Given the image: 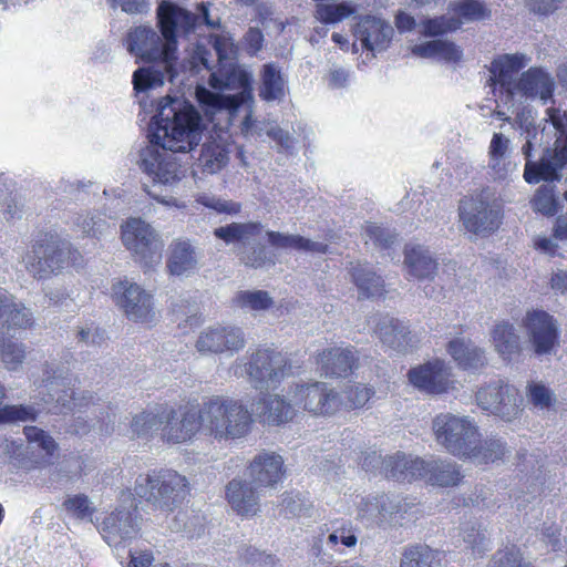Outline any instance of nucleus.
I'll use <instances>...</instances> for the list:
<instances>
[{"instance_id":"1","label":"nucleus","mask_w":567,"mask_h":567,"mask_svg":"<svg viewBox=\"0 0 567 567\" xmlns=\"http://www.w3.org/2000/svg\"><path fill=\"white\" fill-rule=\"evenodd\" d=\"M203 131L202 116L190 103L183 97H163L148 127L151 145L140 152L138 167L154 184L175 185L185 176L176 154L194 157Z\"/></svg>"},{"instance_id":"2","label":"nucleus","mask_w":567,"mask_h":567,"mask_svg":"<svg viewBox=\"0 0 567 567\" xmlns=\"http://www.w3.org/2000/svg\"><path fill=\"white\" fill-rule=\"evenodd\" d=\"M125 44L131 54L152 62V65L133 73L132 82L137 94L162 86L166 80L175 82L178 74L177 55L166 50V41L154 29L140 25L130 30Z\"/></svg>"},{"instance_id":"3","label":"nucleus","mask_w":567,"mask_h":567,"mask_svg":"<svg viewBox=\"0 0 567 567\" xmlns=\"http://www.w3.org/2000/svg\"><path fill=\"white\" fill-rule=\"evenodd\" d=\"M208 83L210 91L203 85L196 86V99L206 114L227 110L236 112L241 105L252 101V75L240 65L233 63L210 71Z\"/></svg>"},{"instance_id":"4","label":"nucleus","mask_w":567,"mask_h":567,"mask_svg":"<svg viewBox=\"0 0 567 567\" xmlns=\"http://www.w3.org/2000/svg\"><path fill=\"white\" fill-rule=\"evenodd\" d=\"M203 431L216 440L245 436L252 423L251 414L240 400L214 395L200 406Z\"/></svg>"},{"instance_id":"5","label":"nucleus","mask_w":567,"mask_h":567,"mask_svg":"<svg viewBox=\"0 0 567 567\" xmlns=\"http://www.w3.org/2000/svg\"><path fill=\"white\" fill-rule=\"evenodd\" d=\"M134 493L153 509L169 513L186 498L188 481L173 470H154L136 477Z\"/></svg>"},{"instance_id":"6","label":"nucleus","mask_w":567,"mask_h":567,"mask_svg":"<svg viewBox=\"0 0 567 567\" xmlns=\"http://www.w3.org/2000/svg\"><path fill=\"white\" fill-rule=\"evenodd\" d=\"M199 13L195 14L171 0H162L156 10L157 24L163 40L166 41V50L177 55V39H189L205 23L208 28L219 27V21L209 18V9L205 3L198 6Z\"/></svg>"},{"instance_id":"7","label":"nucleus","mask_w":567,"mask_h":567,"mask_svg":"<svg viewBox=\"0 0 567 567\" xmlns=\"http://www.w3.org/2000/svg\"><path fill=\"white\" fill-rule=\"evenodd\" d=\"M290 372L291 364L286 354L272 349H257L234 367L236 377H247L259 390L276 388Z\"/></svg>"},{"instance_id":"8","label":"nucleus","mask_w":567,"mask_h":567,"mask_svg":"<svg viewBox=\"0 0 567 567\" xmlns=\"http://www.w3.org/2000/svg\"><path fill=\"white\" fill-rule=\"evenodd\" d=\"M262 230L264 225L260 221H233L215 228L213 234L227 246L236 247L237 256L245 266L261 268L267 264L274 265L268 248L256 243Z\"/></svg>"},{"instance_id":"9","label":"nucleus","mask_w":567,"mask_h":567,"mask_svg":"<svg viewBox=\"0 0 567 567\" xmlns=\"http://www.w3.org/2000/svg\"><path fill=\"white\" fill-rule=\"evenodd\" d=\"M42 401L45 404L54 403L50 409L52 413H68L79 411L89 405L92 395L76 393L70 388V369L65 363L56 360L43 364L41 385Z\"/></svg>"},{"instance_id":"10","label":"nucleus","mask_w":567,"mask_h":567,"mask_svg":"<svg viewBox=\"0 0 567 567\" xmlns=\"http://www.w3.org/2000/svg\"><path fill=\"white\" fill-rule=\"evenodd\" d=\"M458 214L465 229L482 237L496 231L503 219L502 205L488 187L461 199Z\"/></svg>"},{"instance_id":"11","label":"nucleus","mask_w":567,"mask_h":567,"mask_svg":"<svg viewBox=\"0 0 567 567\" xmlns=\"http://www.w3.org/2000/svg\"><path fill=\"white\" fill-rule=\"evenodd\" d=\"M81 255L68 241L45 237L37 240L25 257L27 270L37 279L49 278L69 266H78Z\"/></svg>"},{"instance_id":"12","label":"nucleus","mask_w":567,"mask_h":567,"mask_svg":"<svg viewBox=\"0 0 567 567\" xmlns=\"http://www.w3.org/2000/svg\"><path fill=\"white\" fill-rule=\"evenodd\" d=\"M432 427L436 441L457 457H467L478 442L477 426L468 417L441 413L433 420Z\"/></svg>"},{"instance_id":"13","label":"nucleus","mask_w":567,"mask_h":567,"mask_svg":"<svg viewBox=\"0 0 567 567\" xmlns=\"http://www.w3.org/2000/svg\"><path fill=\"white\" fill-rule=\"evenodd\" d=\"M533 141L526 140L520 150L526 161L524 179L528 184H537L540 181H559L560 171L567 165V141L559 135L553 147L544 150L538 162L533 161Z\"/></svg>"},{"instance_id":"14","label":"nucleus","mask_w":567,"mask_h":567,"mask_svg":"<svg viewBox=\"0 0 567 567\" xmlns=\"http://www.w3.org/2000/svg\"><path fill=\"white\" fill-rule=\"evenodd\" d=\"M125 247L144 267H153L162 259L163 241L151 225L140 218L126 221L122 229Z\"/></svg>"},{"instance_id":"15","label":"nucleus","mask_w":567,"mask_h":567,"mask_svg":"<svg viewBox=\"0 0 567 567\" xmlns=\"http://www.w3.org/2000/svg\"><path fill=\"white\" fill-rule=\"evenodd\" d=\"M476 402L487 413L511 422L522 412L523 399L515 386L499 381L481 388Z\"/></svg>"},{"instance_id":"16","label":"nucleus","mask_w":567,"mask_h":567,"mask_svg":"<svg viewBox=\"0 0 567 567\" xmlns=\"http://www.w3.org/2000/svg\"><path fill=\"white\" fill-rule=\"evenodd\" d=\"M291 402L293 406L315 415L332 414L341 405L340 395L323 382L297 384Z\"/></svg>"},{"instance_id":"17","label":"nucleus","mask_w":567,"mask_h":567,"mask_svg":"<svg viewBox=\"0 0 567 567\" xmlns=\"http://www.w3.org/2000/svg\"><path fill=\"white\" fill-rule=\"evenodd\" d=\"M207 48L204 43H196L190 53L192 69L199 71L202 68L213 71L216 65H225L224 62L237 59L238 45L229 34H214L208 38Z\"/></svg>"},{"instance_id":"18","label":"nucleus","mask_w":567,"mask_h":567,"mask_svg":"<svg viewBox=\"0 0 567 567\" xmlns=\"http://www.w3.org/2000/svg\"><path fill=\"white\" fill-rule=\"evenodd\" d=\"M116 303L123 309L130 320L148 322L155 312L153 298L141 286L128 280L118 281L113 286Z\"/></svg>"},{"instance_id":"19","label":"nucleus","mask_w":567,"mask_h":567,"mask_svg":"<svg viewBox=\"0 0 567 567\" xmlns=\"http://www.w3.org/2000/svg\"><path fill=\"white\" fill-rule=\"evenodd\" d=\"M162 437L168 443H182L192 439L199 429L203 430L202 411L196 408H185L179 413L165 406Z\"/></svg>"},{"instance_id":"20","label":"nucleus","mask_w":567,"mask_h":567,"mask_svg":"<svg viewBox=\"0 0 567 567\" xmlns=\"http://www.w3.org/2000/svg\"><path fill=\"white\" fill-rule=\"evenodd\" d=\"M245 347V338L240 328L216 324L203 330L195 348L203 354L237 352Z\"/></svg>"},{"instance_id":"21","label":"nucleus","mask_w":567,"mask_h":567,"mask_svg":"<svg viewBox=\"0 0 567 567\" xmlns=\"http://www.w3.org/2000/svg\"><path fill=\"white\" fill-rule=\"evenodd\" d=\"M555 89L554 78L543 68H529L516 80L506 93L507 101H514L517 95L525 99H539L546 104L553 99Z\"/></svg>"},{"instance_id":"22","label":"nucleus","mask_w":567,"mask_h":567,"mask_svg":"<svg viewBox=\"0 0 567 567\" xmlns=\"http://www.w3.org/2000/svg\"><path fill=\"white\" fill-rule=\"evenodd\" d=\"M524 326L536 354H547L557 344L558 326L554 317L546 311L533 310L527 312Z\"/></svg>"},{"instance_id":"23","label":"nucleus","mask_w":567,"mask_h":567,"mask_svg":"<svg viewBox=\"0 0 567 567\" xmlns=\"http://www.w3.org/2000/svg\"><path fill=\"white\" fill-rule=\"evenodd\" d=\"M408 375L415 388L430 394L447 392L454 384L451 368L442 360L430 361L411 369Z\"/></svg>"},{"instance_id":"24","label":"nucleus","mask_w":567,"mask_h":567,"mask_svg":"<svg viewBox=\"0 0 567 567\" xmlns=\"http://www.w3.org/2000/svg\"><path fill=\"white\" fill-rule=\"evenodd\" d=\"M393 33L394 30L390 23L373 16L360 18L354 27L355 38L369 51L385 50L392 40Z\"/></svg>"},{"instance_id":"25","label":"nucleus","mask_w":567,"mask_h":567,"mask_svg":"<svg viewBox=\"0 0 567 567\" xmlns=\"http://www.w3.org/2000/svg\"><path fill=\"white\" fill-rule=\"evenodd\" d=\"M200 257V251L189 239L177 238L168 246L166 268L173 276H189L197 270Z\"/></svg>"},{"instance_id":"26","label":"nucleus","mask_w":567,"mask_h":567,"mask_svg":"<svg viewBox=\"0 0 567 567\" xmlns=\"http://www.w3.org/2000/svg\"><path fill=\"white\" fill-rule=\"evenodd\" d=\"M284 475V460L276 453H259L249 465L251 482L260 487H275Z\"/></svg>"},{"instance_id":"27","label":"nucleus","mask_w":567,"mask_h":567,"mask_svg":"<svg viewBox=\"0 0 567 567\" xmlns=\"http://www.w3.org/2000/svg\"><path fill=\"white\" fill-rule=\"evenodd\" d=\"M137 533V524L127 509H116L107 515L101 527V534L110 546H118Z\"/></svg>"},{"instance_id":"28","label":"nucleus","mask_w":567,"mask_h":567,"mask_svg":"<svg viewBox=\"0 0 567 567\" xmlns=\"http://www.w3.org/2000/svg\"><path fill=\"white\" fill-rule=\"evenodd\" d=\"M226 499L233 511L243 517H251L259 512V495L252 482L231 480L226 486Z\"/></svg>"},{"instance_id":"29","label":"nucleus","mask_w":567,"mask_h":567,"mask_svg":"<svg viewBox=\"0 0 567 567\" xmlns=\"http://www.w3.org/2000/svg\"><path fill=\"white\" fill-rule=\"evenodd\" d=\"M423 460L402 452L384 456V477L398 482H412L424 475Z\"/></svg>"},{"instance_id":"30","label":"nucleus","mask_w":567,"mask_h":567,"mask_svg":"<svg viewBox=\"0 0 567 567\" xmlns=\"http://www.w3.org/2000/svg\"><path fill=\"white\" fill-rule=\"evenodd\" d=\"M33 323L32 312L7 290L0 288V331L27 329Z\"/></svg>"},{"instance_id":"31","label":"nucleus","mask_w":567,"mask_h":567,"mask_svg":"<svg viewBox=\"0 0 567 567\" xmlns=\"http://www.w3.org/2000/svg\"><path fill=\"white\" fill-rule=\"evenodd\" d=\"M380 340L396 351L404 352L413 347V336L404 321L390 316L380 318L377 324Z\"/></svg>"},{"instance_id":"32","label":"nucleus","mask_w":567,"mask_h":567,"mask_svg":"<svg viewBox=\"0 0 567 567\" xmlns=\"http://www.w3.org/2000/svg\"><path fill=\"white\" fill-rule=\"evenodd\" d=\"M358 361L353 348H331L319 354L318 362L327 377H347Z\"/></svg>"},{"instance_id":"33","label":"nucleus","mask_w":567,"mask_h":567,"mask_svg":"<svg viewBox=\"0 0 567 567\" xmlns=\"http://www.w3.org/2000/svg\"><path fill=\"white\" fill-rule=\"evenodd\" d=\"M328 535L320 538L326 547L343 554L347 549H354L358 544L360 528L351 520H336L327 529Z\"/></svg>"},{"instance_id":"34","label":"nucleus","mask_w":567,"mask_h":567,"mask_svg":"<svg viewBox=\"0 0 567 567\" xmlns=\"http://www.w3.org/2000/svg\"><path fill=\"white\" fill-rule=\"evenodd\" d=\"M293 403H287L279 395H264L256 404L252 411L264 419V422L269 424H281L292 420L295 415Z\"/></svg>"},{"instance_id":"35","label":"nucleus","mask_w":567,"mask_h":567,"mask_svg":"<svg viewBox=\"0 0 567 567\" xmlns=\"http://www.w3.org/2000/svg\"><path fill=\"white\" fill-rule=\"evenodd\" d=\"M424 475L421 478L426 480L433 485L454 486L462 480V474L456 463L447 460H423Z\"/></svg>"},{"instance_id":"36","label":"nucleus","mask_w":567,"mask_h":567,"mask_svg":"<svg viewBox=\"0 0 567 567\" xmlns=\"http://www.w3.org/2000/svg\"><path fill=\"white\" fill-rule=\"evenodd\" d=\"M447 352L465 370L476 371L487 364L485 351L464 339L451 340Z\"/></svg>"},{"instance_id":"37","label":"nucleus","mask_w":567,"mask_h":567,"mask_svg":"<svg viewBox=\"0 0 567 567\" xmlns=\"http://www.w3.org/2000/svg\"><path fill=\"white\" fill-rule=\"evenodd\" d=\"M266 236L269 245L277 249H293L312 254H327L329 251L327 244L315 241L300 235L267 230Z\"/></svg>"},{"instance_id":"38","label":"nucleus","mask_w":567,"mask_h":567,"mask_svg":"<svg viewBox=\"0 0 567 567\" xmlns=\"http://www.w3.org/2000/svg\"><path fill=\"white\" fill-rule=\"evenodd\" d=\"M286 95V80L281 68L274 63H266L260 70L259 96L266 102L282 101Z\"/></svg>"},{"instance_id":"39","label":"nucleus","mask_w":567,"mask_h":567,"mask_svg":"<svg viewBox=\"0 0 567 567\" xmlns=\"http://www.w3.org/2000/svg\"><path fill=\"white\" fill-rule=\"evenodd\" d=\"M404 261L410 275L417 279H430L437 270V262L431 251L421 245L406 246Z\"/></svg>"},{"instance_id":"40","label":"nucleus","mask_w":567,"mask_h":567,"mask_svg":"<svg viewBox=\"0 0 567 567\" xmlns=\"http://www.w3.org/2000/svg\"><path fill=\"white\" fill-rule=\"evenodd\" d=\"M527 61L524 54H503L492 62L491 71L497 78V82L505 94L516 82L513 74L524 69Z\"/></svg>"},{"instance_id":"41","label":"nucleus","mask_w":567,"mask_h":567,"mask_svg":"<svg viewBox=\"0 0 567 567\" xmlns=\"http://www.w3.org/2000/svg\"><path fill=\"white\" fill-rule=\"evenodd\" d=\"M492 341L498 354L507 360L522 351L520 338L507 321L497 323L492 331Z\"/></svg>"},{"instance_id":"42","label":"nucleus","mask_w":567,"mask_h":567,"mask_svg":"<svg viewBox=\"0 0 567 567\" xmlns=\"http://www.w3.org/2000/svg\"><path fill=\"white\" fill-rule=\"evenodd\" d=\"M353 282L359 290L360 298L381 296L383 292V279L368 265L357 264L350 269Z\"/></svg>"},{"instance_id":"43","label":"nucleus","mask_w":567,"mask_h":567,"mask_svg":"<svg viewBox=\"0 0 567 567\" xmlns=\"http://www.w3.org/2000/svg\"><path fill=\"white\" fill-rule=\"evenodd\" d=\"M193 158L196 159L198 167L207 174L219 172L227 165L229 159L226 147L216 141L204 143L198 156Z\"/></svg>"},{"instance_id":"44","label":"nucleus","mask_w":567,"mask_h":567,"mask_svg":"<svg viewBox=\"0 0 567 567\" xmlns=\"http://www.w3.org/2000/svg\"><path fill=\"white\" fill-rule=\"evenodd\" d=\"M412 52L421 58H439L446 62H457L462 58V51L457 45L440 39L414 45Z\"/></svg>"},{"instance_id":"45","label":"nucleus","mask_w":567,"mask_h":567,"mask_svg":"<svg viewBox=\"0 0 567 567\" xmlns=\"http://www.w3.org/2000/svg\"><path fill=\"white\" fill-rule=\"evenodd\" d=\"M164 406L155 411H143L136 414L131 422V430L136 437L152 436L164 426Z\"/></svg>"},{"instance_id":"46","label":"nucleus","mask_w":567,"mask_h":567,"mask_svg":"<svg viewBox=\"0 0 567 567\" xmlns=\"http://www.w3.org/2000/svg\"><path fill=\"white\" fill-rule=\"evenodd\" d=\"M439 553L425 545L406 548L402 555L400 567H440Z\"/></svg>"},{"instance_id":"47","label":"nucleus","mask_w":567,"mask_h":567,"mask_svg":"<svg viewBox=\"0 0 567 567\" xmlns=\"http://www.w3.org/2000/svg\"><path fill=\"white\" fill-rule=\"evenodd\" d=\"M474 451L468 454L467 458H472L480 463L495 462L502 458L507 452L506 443L497 437H491L474 444Z\"/></svg>"},{"instance_id":"48","label":"nucleus","mask_w":567,"mask_h":567,"mask_svg":"<svg viewBox=\"0 0 567 567\" xmlns=\"http://www.w3.org/2000/svg\"><path fill=\"white\" fill-rule=\"evenodd\" d=\"M0 359L6 369L18 370L25 359V346L0 334Z\"/></svg>"},{"instance_id":"49","label":"nucleus","mask_w":567,"mask_h":567,"mask_svg":"<svg viewBox=\"0 0 567 567\" xmlns=\"http://www.w3.org/2000/svg\"><path fill=\"white\" fill-rule=\"evenodd\" d=\"M380 515L378 525L390 523L408 512V504L395 495L380 494Z\"/></svg>"},{"instance_id":"50","label":"nucleus","mask_w":567,"mask_h":567,"mask_svg":"<svg viewBox=\"0 0 567 567\" xmlns=\"http://www.w3.org/2000/svg\"><path fill=\"white\" fill-rule=\"evenodd\" d=\"M453 10L458 20L463 19L466 22L486 20L492 16L491 10L478 0H460Z\"/></svg>"},{"instance_id":"51","label":"nucleus","mask_w":567,"mask_h":567,"mask_svg":"<svg viewBox=\"0 0 567 567\" xmlns=\"http://www.w3.org/2000/svg\"><path fill=\"white\" fill-rule=\"evenodd\" d=\"M355 11V8L348 2L337 3V4H323L319 3L316 7L315 17L321 22L336 23L339 22L349 16H351Z\"/></svg>"},{"instance_id":"52","label":"nucleus","mask_w":567,"mask_h":567,"mask_svg":"<svg viewBox=\"0 0 567 567\" xmlns=\"http://www.w3.org/2000/svg\"><path fill=\"white\" fill-rule=\"evenodd\" d=\"M234 301L240 308L255 311L266 310L272 306V299L264 290L239 291L236 293Z\"/></svg>"},{"instance_id":"53","label":"nucleus","mask_w":567,"mask_h":567,"mask_svg":"<svg viewBox=\"0 0 567 567\" xmlns=\"http://www.w3.org/2000/svg\"><path fill=\"white\" fill-rule=\"evenodd\" d=\"M23 433L33 447L40 449L45 455L52 456L58 450L54 439L38 426H25Z\"/></svg>"},{"instance_id":"54","label":"nucleus","mask_w":567,"mask_h":567,"mask_svg":"<svg viewBox=\"0 0 567 567\" xmlns=\"http://www.w3.org/2000/svg\"><path fill=\"white\" fill-rule=\"evenodd\" d=\"M62 505L70 515L78 519H91L95 512L92 502L84 494L68 496Z\"/></svg>"},{"instance_id":"55","label":"nucleus","mask_w":567,"mask_h":567,"mask_svg":"<svg viewBox=\"0 0 567 567\" xmlns=\"http://www.w3.org/2000/svg\"><path fill=\"white\" fill-rule=\"evenodd\" d=\"M373 391L363 384H350L343 390L341 405L347 409H358L363 406L371 398Z\"/></svg>"},{"instance_id":"56","label":"nucleus","mask_w":567,"mask_h":567,"mask_svg":"<svg viewBox=\"0 0 567 567\" xmlns=\"http://www.w3.org/2000/svg\"><path fill=\"white\" fill-rule=\"evenodd\" d=\"M196 202L218 214L237 215L241 210V205L239 203L209 194L199 195L196 198Z\"/></svg>"},{"instance_id":"57","label":"nucleus","mask_w":567,"mask_h":567,"mask_svg":"<svg viewBox=\"0 0 567 567\" xmlns=\"http://www.w3.org/2000/svg\"><path fill=\"white\" fill-rule=\"evenodd\" d=\"M37 410L30 405H6L0 408V424L34 421Z\"/></svg>"},{"instance_id":"58","label":"nucleus","mask_w":567,"mask_h":567,"mask_svg":"<svg viewBox=\"0 0 567 567\" xmlns=\"http://www.w3.org/2000/svg\"><path fill=\"white\" fill-rule=\"evenodd\" d=\"M462 21L454 17L442 16L427 19L423 22V32L427 37H437L449 31H455L461 27Z\"/></svg>"},{"instance_id":"59","label":"nucleus","mask_w":567,"mask_h":567,"mask_svg":"<svg viewBox=\"0 0 567 567\" xmlns=\"http://www.w3.org/2000/svg\"><path fill=\"white\" fill-rule=\"evenodd\" d=\"M75 227L83 234L92 237H96L102 234L106 227V221L100 215L96 214H79L73 220Z\"/></svg>"},{"instance_id":"60","label":"nucleus","mask_w":567,"mask_h":567,"mask_svg":"<svg viewBox=\"0 0 567 567\" xmlns=\"http://www.w3.org/2000/svg\"><path fill=\"white\" fill-rule=\"evenodd\" d=\"M533 207L543 215L551 216L557 212V200L550 186H542L535 194Z\"/></svg>"},{"instance_id":"61","label":"nucleus","mask_w":567,"mask_h":567,"mask_svg":"<svg viewBox=\"0 0 567 567\" xmlns=\"http://www.w3.org/2000/svg\"><path fill=\"white\" fill-rule=\"evenodd\" d=\"M363 229L367 238L382 248H389L396 239V235L392 230L374 223H367Z\"/></svg>"},{"instance_id":"62","label":"nucleus","mask_w":567,"mask_h":567,"mask_svg":"<svg viewBox=\"0 0 567 567\" xmlns=\"http://www.w3.org/2000/svg\"><path fill=\"white\" fill-rule=\"evenodd\" d=\"M76 340L86 347H101L106 340V333L105 330L94 324H89L79 328Z\"/></svg>"},{"instance_id":"63","label":"nucleus","mask_w":567,"mask_h":567,"mask_svg":"<svg viewBox=\"0 0 567 567\" xmlns=\"http://www.w3.org/2000/svg\"><path fill=\"white\" fill-rule=\"evenodd\" d=\"M380 494L368 495L363 497L358 504V516L362 519H367L372 524L379 523L380 515Z\"/></svg>"},{"instance_id":"64","label":"nucleus","mask_w":567,"mask_h":567,"mask_svg":"<svg viewBox=\"0 0 567 567\" xmlns=\"http://www.w3.org/2000/svg\"><path fill=\"white\" fill-rule=\"evenodd\" d=\"M264 34L259 28L250 27L241 39V45L248 55L255 56L264 47Z\"/></svg>"}]
</instances>
